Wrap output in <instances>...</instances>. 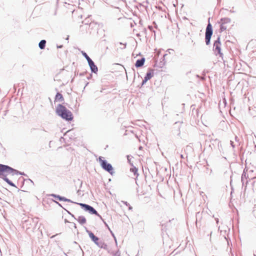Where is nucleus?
Here are the masks:
<instances>
[{
    "mask_svg": "<svg viewBox=\"0 0 256 256\" xmlns=\"http://www.w3.org/2000/svg\"><path fill=\"white\" fill-rule=\"evenodd\" d=\"M56 112L58 116L66 121H71L74 118L72 112L62 104L57 106Z\"/></svg>",
    "mask_w": 256,
    "mask_h": 256,
    "instance_id": "f257e3e1",
    "label": "nucleus"
},
{
    "mask_svg": "<svg viewBox=\"0 0 256 256\" xmlns=\"http://www.w3.org/2000/svg\"><path fill=\"white\" fill-rule=\"evenodd\" d=\"M13 168L9 166L0 164V178L4 180V176L8 174L12 176Z\"/></svg>",
    "mask_w": 256,
    "mask_h": 256,
    "instance_id": "f03ea898",
    "label": "nucleus"
},
{
    "mask_svg": "<svg viewBox=\"0 0 256 256\" xmlns=\"http://www.w3.org/2000/svg\"><path fill=\"white\" fill-rule=\"evenodd\" d=\"M74 204H77L80 206L86 212H89L91 214H95L96 216H98L101 220H102V216L98 212L90 205H88L86 204L83 203H78L74 202Z\"/></svg>",
    "mask_w": 256,
    "mask_h": 256,
    "instance_id": "7ed1b4c3",
    "label": "nucleus"
},
{
    "mask_svg": "<svg viewBox=\"0 0 256 256\" xmlns=\"http://www.w3.org/2000/svg\"><path fill=\"white\" fill-rule=\"evenodd\" d=\"M102 156H100L98 158L100 166L104 170L108 172L111 175H113L114 174V172L112 165L108 163L106 160H102Z\"/></svg>",
    "mask_w": 256,
    "mask_h": 256,
    "instance_id": "20e7f679",
    "label": "nucleus"
},
{
    "mask_svg": "<svg viewBox=\"0 0 256 256\" xmlns=\"http://www.w3.org/2000/svg\"><path fill=\"white\" fill-rule=\"evenodd\" d=\"M213 34L212 26L210 21L206 26L205 32V42L207 46L210 43V39Z\"/></svg>",
    "mask_w": 256,
    "mask_h": 256,
    "instance_id": "39448f33",
    "label": "nucleus"
},
{
    "mask_svg": "<svg viewBox=\"0 0 256 256\" xmlns=\"http://www.w3.org/2000/svg\"><path fill=\"white\" fill-rule=\"evenodd\" d=\"M213 50L216 56H222V53L221 52V43L220 42V37L218 36L217 39L214 42L213 46Z\"/></svg>",
    "mask_w": 256,
    "mask_h": 256,
    "instance_id": "423d86ee",
    "label": "nucleus"
},
{
    "mask_svg": "<svg viewBox=\"0 0 256 256\" xmlns=\"http://www.w3.org/2000/svg\"><path fill=\"white\" fill-rule=\"evenodd\" d=\"M86 232L88 234L89 237L91 239V240L96 244H98L99 241V238L96 236L94 233H92L90 230H89L86 228Z\"/></svg>",
    "mask_w": 256,
    "mask_h": 256,
    "instance_id": "0eeeda50",
    "label": "nucleus"
},
{
    "mask_svg": "<svg viewBox=\"0 0 256 256\" xmlns=\"http://www.w3.org/2000/svg\"><path fill=\"white\" fill-rule=\"evenodd\" d=\"M50 196L56 198L57 200H58L60 201L66 202H72V203L74 202L72 201L70 199L67 198L66 197L62 196H60L58 194H50Z\"/></svg>",
    "mask_w": 256,
    "mask_h": 256,
    "instance_id": "6e6552de",
    "label": "nucleus"
},
{
    "mask_svg": "<svg viewBox=\"0 0 256 256\" xmlns=\"http://www.w3.org/2000/svg\"><path fill=\"white\" fill-rule=\"evenodd\" d=\"M88 66L90 68V70L92 73L97 74L98 72V68L97 66L95 64L94 61L92 60H89V62H88Z\"/></svg>",
    "mask_w": 256,
    "mask_h": 256,
    "instance_id": "1a4fd4ad",
    "label": "nucleus"
},
{
    "mask_svg": "<svg viewBox=\"0 0 256 256\" xmlns=\"http://www.w3.org/2000/svg\"><path fill=\"white\" fill-rule=\"evenodd\" d=\"M146 59L144 58H142L140 59L136 60L135 63V66L136 68H140L144 65Z\"/></svg>",
    "mask_w": 256,
    "mask_h": 256,
    "instance_id": "9d476101",
    "label": "nucleus"
},
{
    "mask_svg": "<svg viewBox=\"0 0 256 256\" xmlns=\"http://www.w3.org/2000/svg\"><path fill=\"white\" fill-rule=\"evenodd\" d=\"M154 76V70L151 68H149L144 76L146 80H150Z\"/></svg>",
    "mask_w": 256,
    "mask_h": 256,
    "instance_id": "9b49d317",
    "label": "nucleus"
},
{
    "mask_svg": "<svg viewBox=\"0 0 256 256\" xmlns=\"http://www.w3.org/2000/svg\"><path fill=\"white\" fill-rule=\"evenodd\" d=\"M54 100L55 102H64L63 96L59 92H58L55 96Z\"/></svg>",
    "mask_w": 256,
    "mask_h": 256,
    "instance_id": "f8f14e48",
    "label": "nucleus"
},
{
    "mask_svg": "<svg viewBox=\"0 0 256 256\" xmlns=\"http://www.w3.org/2000/svg\"><path fill=\"white\" fill-rule=\"evenodd\" d=\"M168 55V54H164L162 58V60H160V62H159L158 66V67L160 68H162L165 64H166V61H165V57Z\"/></svg>",
    "mask_w": 256,
    "mask_h": 256,
    "instance_id": "ddd939ff",
    "label": "nucleus"
},
{
    "mask_svg": "<svg viewBox=\"0 0 256 256\" xmlns=\"http://www.w3.org/2000/svg\"><path fill=\"white\" fill-rule=\"evenodd\" d=\"M76 220L82 225L86 223V220L84 216H79Z\"/></svg>",
    "mask_w": 256,
    "mask_h": 256,
    "instance_id": "4468645a",
    "label": "nucleus"
},
{
    "mask_svg": "<svg viewBox=\"0 0 256 256\" xmlns=\"http://www.w3.org/2000/svg\"><path fill=\"white\" fill-rule=\"evenodd\" d=\"M231 22V20L228 18H222L220 20V21L218 22V23H222L224 24H229Z\"/></svg>",
    "mask_w": 256,
    "mask_h": 256,
    "instance_id": "2eb2a0df",
    "label": "nucleus"
},
{
    "mask_svg": "<svg viewBox=\"0 0 256 256\" xmlns=\"http://www.w3.org/2000/svg\"><path fill=\"white\" fill-rule=\"evenodd\" d=\"M99 248H104V250H106L108 248V245L102 241H100L98 243V244L96 245Z\"/></svg>",
    "mask_w": 256,
    "mask_h": 256,
    "instance_id": "dca6fc26",
    "label": "nucleus"
},
{
    "mask_svg": "<svg viewBox=\"0 0 256 256\" xmlns=\"http://www.w3.org/2000/svg\"><path fill=\"white\" fill-rule=\"evenodd\" d=\"M46 40H41L38 46L40 50H44L46 47Z\"/></svg>",
    "mask_w": 256,
    "mask_h": 256,
    "instance_id": "f3484780",
    "label": "nucleus"
},
{
    "mask_svg": "<svg viewBox=\"0 0 256 256\" xmlns=\"http://www.w3.org/2000/svg\"><path fill=\"white\" fill-rule=\"evenodd\" d=\"M14 175L26 176V174L24 172H21L16 169L13 168L12 176H14Z\"/></svg>",
    "mask_w": 256,
    "mask_h": 256,
    "instance_id": "a211bd4d",
    "label": "nucleus"
},
{
    "mask_svg": "<svg viewBox=\"0 0 256 256\" xmlns=\"http://www.w3.org/2000/svg\"><path fill=\"white\" fill-rule=\"evenodd\" d=\"M4 180L10 186H13V187H16L15 184L14 182H12L10 180L7 178V176H4Z\"/></svg>",
    "mask_w": 256,
    "mask_h": 256,
    "instance_id": "6ab92c4d",
    "label": "nucleus"
},
{
    "mask_svg": "<svg viewBox=\"0 0 256 256\" xmlns=\"http://www.w3.org/2000/svg\"><path fill=\"white\" fill-rule=\"evenodd\" d=\"M130 171L132 172L134 174V176H138V168L133 166L132 168H130Z\"/></svg>",
    "mask_w": 256,
    "mask_h": 256,
    "instance_id": "aec40b11",
    "label": "nucleus"
},
{
    "mask_svg": "<svg viewBox=\"0 0 256 256\" xmlns=\"http://www.w3.org/2000/svg\"><path fill=\"white\" fill-rule=\"evenodd\" d=\"M248 178V174L244 170L242 175L241 180L242 183V186L244 185V178L247 179Z\"/></svg>",
    "mask_w": 256,
    "mask_h": 256,
    "instance_id": "412c9836",
    "label": "nucleus"
},
{
    "mask_svg": "<svg viewBox=\"0 0 256 256\" xmlns=\"http://www.w3.org/2000/svg\"><path fill=\"white\" fill-rule=\"evenodd\" d=\"M81 53L82 55L84 57V58L87 60L88 62H89V60H91L92 59L89 57V56L87 54L84 52L82 51Z\"/></svg>",
    "mask_w": 256,
    "mask_h": 256,
    "instance_id": "4be33fe9",
    "label": "nucleus"
},
{
    "mask_svg": "<svg viewBox=\"0 0 256 256\" xmlns=\"http://www.w3.org/2000/svg\"><path fill=\"white\" fill-rule=\"evenodd\" d=\"M182 122H175L174 124V128H178V130H180V125L182 124Z\"/></svg>",
    "mask_w": 256,
    "mask_h": 256,
    "instance_id": "5701e85b",
    "label": "nucleus"
},
{
    "mask_svg": "<svg viewBox=\"0 0 256 256\" xmlns=\"http://www.w3.org/2000/svg\"><path fill=\"white\" fill-rule=\"evenodd\" d=\"M220 32H223L225 30H226V26H225V24H224L222 23H220Z\"/></svg>",
    "mask_w": 256,
    "mask_h": 256,
    "instance_id": "b1692460",
    "label": "nucleus"
},
{
    "mask_svg": "<svg viewBox=\"0 0 256 256\" xmlns=\"http://www.w3.org/2000/svg\"><path fill=\"white\" fill-rule=\"evenodd\" d=\"M201 216H202V214L200 212H198L196 213V226L197 228L198 227V217H201Z\"/></svg>",
    "mask_w": 256,
    "mask_h": 256,
    "instance_id": "393cba45",
    "label": "nucleus"
},
{
    "mask_svg": "<svg viewBox=\"0 0 256 256\" xmlns=\"http://www.w3.org/2000/svg\"><path fill=\"white\" fill-rule=\"evenodd\" d=\"M52 201L54 202L55 203H56L59 206L62 208L64 210V208L62 206V205L60 203H59L58 202H56L55 200H52Z\"/></svg>",
    "mask_w": 256,
    "mask_h": 256,
    "instance_id": "a878e982",
    "label": "nucleus"
},
{
    "mask_svg": "<svg viewBox=\"0 0 256 256\" xmlns=\"http://www.w3.org/2000/svg\"><path fill=\"white\" fill-rule=\"evenodd\" d=\"M126 157H127V159H128V162H129L131 165L133 166L132 164V163H131V162H130L131 158H130V156H128H128H126Z\"/></svg>",
    "mask_w": 256,
    "mask_h": 256,
    "instance_id": "bb28decb",
    "label": "nucleus"
},
{
    "mask_svg": "<svg viewBox=\"0 0 256 256\" xmlns=\"http://www.w3.org/2000/svg\"><path fill=\"white\" fill-rule=\"evenodd\" d=\"M148 81V80H146V78H144V79L142 81V86L144 85Z\"/></svg>",
    "mask_w": 256,
    "mask_h": 256,
    "instance_id": "cd10ccee",
    "label": "nucleus"
},
{
    "mask_svg": "<svg viewBox=\"0 0 256 256\" xmlns=\"http://www.w3.org/2000/svg\"><path fill=\"white\" fill-rule=\"evenodd\" d=\"M230 143L231 146L233 148H234L235 147V145L234 144V142L232 140H230Z\"/></svg>",
    "mask_w": 256,
    "mask_h": 256,
    "instance_id": "c85d7f7f",
    "label": "nucleus"
},
{
    "mask_svg": "<svg viewBox=\"0 0 256 256\" xmlns=\"http://www.w3.org/2000/svg\"><path fill=\"white\" fill-rule=\"evenodd\" d=\"M122 202L126 206H130V204L126 201H122Z\"/></svg>",
    "mask_w": 256,
    "mask_h": 256,
    "instance_id": "c756f323",
    "label": "nucleus"
},
{
    "mask_svg": "<svg viewBox=\"0 0 256 256\" xmlns=\"http://www.w3.org/2000/svg\"><path fill=\"white\" fill-rule=\"evenodd\" d=\"M26 181L30 182L32 184V186H34V182L32 180H31L29 178V179L27 180Z\"/></svg>",
    "mask_w": 256,
    "mask_h": 256,
    "instance_id": "7c9ffc66",
    "label": "nucleus"
},
{
    "mask_svg": "<svg viewBox=\"0 0 256 256\" xmlns=\"http://www.w3.org/2000/svg\"><path fill=\"white\" fill-rule=\"evenodd\" d=\"M114 256H120V252L118 250L117 251L116 254H114Z\"/></svg>",
    "mask_w": 256,
    "mask_h": 256,
    "instance_id": "2f4dec72",
    "label": "nucleus"
},
{
    "mask_svg": "<svg viewBox=\"0 0 256 256\" xmlns=\"http://www.w3.org/2000/svg\"><path fill=\"white\" fill-rule=\"evenodd\" d=\"M88 20H87V19L84 20L82 22L84 24H88Z\"/></svg>",
    "mask_w": 256,
    "mask_h": 256,
    "instance_id": "473e14b6",
    "label": "nucleus"
},
{
    "mask_svg": "<svg viewBox=\"0 0 256 256\" xmlns=\"http://www.w3.org/2000/svg\"><path fill=\"white\" fill-rule=\"evenodd\" d=\"M119 44H121V45H124V48H126V43H125V44H122V42H120Z\"/></svg>",
    "mask_w": 256,
    "mask_h": 256,
    "instance_id": "72a5a7b5",
    "label": "nucleus"
},
{
    "mask_svg": "<svg viewBox=\"0 0 256 256\" xmlns=\"http://www.w3.org/2000/svg\"><path fill=\"white\" fill-rule=\"evenodd\" d=\"M110 232L112 233V236H113V237L114 238V240L116 242V238L115 237L114 234L112 232V231H110Z\"/></svg>",
    "mask_w": 256,
    "mask_h": 256,
    "instance_id": "f704fd0d",
    "label": "nucleus"
},
{
    "mask_svg": "<svg viewBox=\"0 0 256 256\" xmlns=\"http://www.w3.org/2000/svg\"><path fill=\"white\" fill-rule=\"evenodd\" d=\"M110 232L112 233V236H113V237L114 238V240L116 242V238L115 237L114 234L112 232V231H110Z\"/></svg>",
    "mask_w": 256,
    "mask_h": 256,
    "instance_id": "c9c22d12",
    "label": "nucleus"
},
{
    "mask_svg": "<svg viewBox=\"0 0 256 256\" xmlns=\"http://www.w3.org/2000/svg\"><path fill=\"white\" fill-rule=\"evenodd\" d=\"M92 74H89V76H87V78H88V80H90V78H92Z\"/></svg>",
    "mask_w": 256,
    "mask_h": 256,
    "instance_id": "e433bc0d",
    "label": "nucleus"
},
{
    "mask_svg": "<svg viewBox=\"0 0 256 256\" xmlns=\"http://www.w3.org/2000/svg\"><path fill=\"white\" fill-rule=\"evenodd\" d=\"M102 220H104L102 219ZM103 222H104V224H105L106 226L108 228V230L110 231V228L109 226H108V225L107 224H106V222H104V221H103Z\"/></svg>",
    "mask_w": 256,
    "mask_h": 256,
    "instance_id": "4c0bfd02",
    "label": "nucleus"
},
{
    "mask_svg": "<svg viewBox=\"0 0 256 256\" xmlns=\"http://www.w3.org/2000/svg\"><path fill=\"white\" fill-rule=\"evenodd\" d=\"M63 47L62 45H57V48H61Z\"/></svg>",
    "mask_w": 256,
    "mask_h": 256,
    "instance_id": "58836bf2",
    "label": "nucleus"
},
{
    "mask_svg": "<svg viewBox=\"0 0 256 256\" xmlns=\"http://www.w3.org/2000/svg\"><path fill=\"white\" fill-rule=\"evenodd\" d=\"M148 28H149L150 30H152V26H148Z\"/></svg>",
    "mask_w": 256,
    "mask_h": 256,
    "instance_id": "ea45409f",
    "label": "nucleus"
},
{
    "mask_svg": "<svg viewBox=\"0 0 256 256\" xmlns=\"http://www.w3.org/2000/svg\"><path fill=\"white\" fill-rule=\"evenodd\" d=\"M85 74H86V72H81V73H80V76H83Z\"/></svg>",
    "mask_w": 256,
    "mask_h": 256,
    "instance_id": "a19ab883",
    "label": "nucleus"
},
{
    "mask_svg": "<svg viewBox=\"0 0 256 256\" xmlns=\"http://www.w3.org/2000/svg\"><path fill=\"white\" fill-rule=\"evenodd\" d=\"M128 210H132V207L130 204V206H128Z\"/></svg>",
    "mask_w": 256,
    "mask_h": 256,
    "instance_id": "79ce46f5",
    "label": "nucleus"
},
{
    "mask_svg": "<svg viewBox=\"0 0 256 256\" xmlns=\"http://www.w3.org/2000/svg\"><path fill=\"white\" fill-rule=\"evenodd\" d=\"M234 138H235L236 141V142L238 141L239 140H238V137L237 136H235Z\"/></svg>",
    "mask_w": 256,
    "mask_h": 256,
    "instance_id": "37998d69",
    "label": "nucleus"
},
{
    "mask_svg": "<svg viewBox=\"0 0 256 256\" xmlns=\"http://www.w3.org/2000/svg\"><path fill=\"white\" fill-rule=\"evenodd\" d=\"M70 215V214H72V213H70L68 210H67L66 209H64Z\"/></svg>",
    "mask_w": 256,
    "mask_h": 256,
    "instance_id": "c03bdc74",
    "label": "nucleus"
},
{
    "mask_svg": "<svg viewBox=\"0 0 256 256\" xmlns=\"http://www.w3.org/2000/svg\"><path fill=\"white\" fill-rule=\"evenodd\" d=\"M70 216H71L72 217H73L75 220H76V219H77V218H75L73 214H70Z\"/></svg>",
    "mask_w": 256,
    "mask_h": 256,
    "instance_id": "a18cd8bd",
    "label": "nucleus"
},
{
    "mask_svg": "<svg viewBox=\"0 0 256 256\" xmlns=\"http://www.w3.org/2000/svg\"><path fill=\"white\" fill-rule=\"evenodd\" d=\"M78 0H72V2H76Z\"/></svg>",
    "mask_w": 256,
    "mask_h": 256,
    "instance_id": "49530a36",
    "label": "nucleus"
},
{
    "mask_svg": "<svg viewBox=\"0 0 256 256\" xmlns=\"http://www.w3.org/2000/svg\"><path fill=\"white\" fill-rule=\"evenodd\" d=\"M215 220H216V222L218 224V218H216Z\"/></svg>",
    "mask_w": 256,
    "mask_h": 256,
    "instance_id": "de8ad7c7",
    "label": "nucleus"
},
{
    "mask_svg": "<svg viewBox=\"0 0 256 256\" xmlns=\"http://www.w3.org/2000/svg\"><path fill=\"white\" fill-rule=\"evenodd\" d=\"M230 12H232V13H234V12H235V11H234V10H230Z\"/></svg>",
    "mask_w": 256,
    "mask_h": 256,
    "instance_id": "09e8293b",
    "label": "nucleus"
},
{
    "mask_svg": "<svg viewBox=\"0 0 256 256\" xmlns=\"http://www.w3.org/2000/svg\"><path fill=\"white\" fill-rule=\"evenodd\" d=\"M180 158H184V156H183L182 154H181V155H180Z\"/></svg>",
    "mask_w": 256,
    "mask_h": 256,
    "instance_id": "8fccbe9b",
    "label": "nucleus"
},
{
    "mask_svg": "<svg viewBox=\"0 0 256 256\" xmlns=\"http://www.w3.org/2000/svg\"><path fill=\"white\" fill-rule=\"evenodd\" d=\"M248 183V181L246 180V186H245L246 188V185H247Z\"/></svg>",
    "mask_w": 256,
    "mask_h": 256,
    "instance_id": "3c124183",
    "label": "nucleus"
},
{
    "mask_svg": "<svg viewBox=\"0 0 256 256\" xmlns=\"http://www.w3.org/2000/svg\"><path fill=\"white\" fill-rule=\"evenodd\" d=\"M218 0V3L220 2L221 1V0Z\"/></svg>",
    "mask_w": 256,
    "mask_h": 256,
    "instance_id": "603ef678",
    "label": "nucleus"
},
{
    "mask_svg": "<svg viewBox=\"0 0 256 256\" xmlns=\"http://www.w3.org/2000/svg\"><path fill=\"white\" fill-rule=\"evenodd\" d=\"M136 35H137V36H140V34H137Z\"/></svg>",
    "mask_w": 256,
    "mask_h": 256,
    "instance_id": "864d4df0",
    "label": "nucleus"
},
{
    "mask_svg": "<svg viewBox=\"0 0 256 256\" xmlns=\"http://www.w3.org/2000/svg\"><path fill=\"white\" fill-rule=\"evenodd\" d=\"M144 32H146V28L144 29Z\"/></svg>",
    "mask_w": 256,
    "mask_h": 256,
    "instance_id": "5fc2aeb1",
    "label": "nucleus"
},
{
    "mask_svg": "<svg viewBox=\"0 0 256 256\" xmlns=\"http://www.w3.org/2000/svg\"><path fill=\"white\" fill-rule=\"evenodd\" d=\"M88 84V82H87V83L86 84V86H87Z\"/></svg>",
    "mask_w": 256,
    "mask_h": 256,
    "instance_id": "6e6d98bb",
    "label": "nucleus"
},
{
    "mask_svg": "<svg viewBox=\"0 0 256 256\" xmlns=\"http://www.w3.org/2000/svg\"><path fill=\"white\" fill-rule=\"evenodd\" d=\"M172 50V51H174V50L172 49H170L168 50Z\"/></svg>",
    "mask_w": 256,
    "mask_h": 256,
    "instance_id": "4d7b16f0",
    "label": "nucleus"
},
{
    "mask_svg": "<svg viewBox=\"0 0 256 256\" xmlns=\"http://www.w3.org/2000/svg\"><path fill=\"white\" fill-rule=\"evenodd\" d=\"M74 228H76V224H74Z\"/></svg>",
    "mask_w": 256,
    "mask_h": 256,
    "instance_id": "13d9d810",
    "label": "nucleus"
},
{
    "mask_svg": "<svg viewBox=\"0 0 256 256\" xmlns=\"http://www.w3.org/2000/svg\"><path fill=\"white\" fill-rule=\"evenodd\" d=\"M42 130L44 132H46V130L44 129H43Z\"/></svg>",
    "mask_w": 256,
    "mask_h": 256,
    "instance_id": "bf43d9fd",
    "label": "nucleus"
},
{
    "mask_svg": "<svg viewBox=\"0 0 256 256\" xmlns=\"http://www.w3.org/2000/svg\"><path fill=\"white\" fill-rule=\"evenodd\" d=\"M0 199H1V198H0Z\"/></svg>",
    "mask_w": 256,
    "mask_h": 256,
    "instance_id": "052dcab7",
    "label": "nucleus"
}]
</instances>
